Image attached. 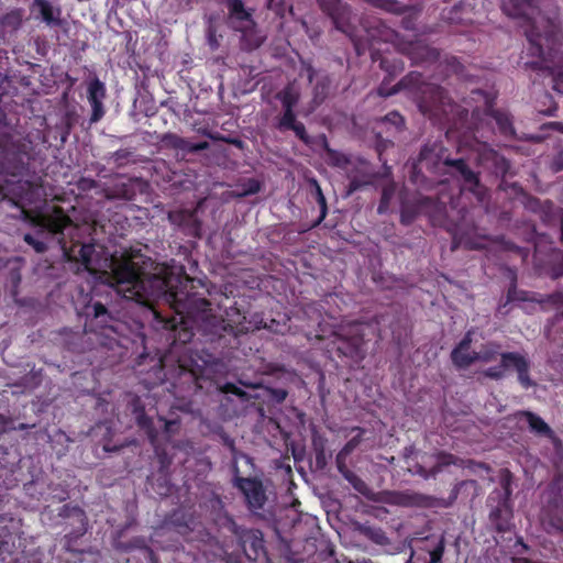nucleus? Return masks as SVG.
Listing matches in <instances>:
<instances>
[{
    "instance_id": "nucleus-20",
    "label": "nucleus",
    "mask_w": 563,
    "mask_h": 563,
    "mask_svg": "<svg viewBox=\"0 0 563 563\" xmlns=\"http://www.w3.org/2000/svg\"><path fill=\"white\" fill-rule=\"evenodd\" d=\"M241 33L240 48L245 52L257 49L266 41V34L257 27L255 22L252 25H245L236 30Z\"/></svg>"
},
{
    "instance_id": "nucleus-22",
    "label": "nucleus",
    "mask_w": 563,
    "mask_h": 563,
    "mask_svg": "<svg viewBox=\"0 0 563 563\" xmlns=\"http://www.w3.org/2000/svg\"><path fill=\"white\" fill-rule=\"evenodd\" d=\"M133 412L137 427L145 432L150 443L156 446L158 440V431L155 428L153 420L145 413V409L140 405V399L136 398L133 401Z\"/></svg>"
},
{
    "instance_id": "nucleus-18",
    "label": "nucleus",
    "mask_w": 563,
    "mask_h": 563,
    "mask_svg": "<svg viewBox=\"0 0 563 563\" xmlns=\"http://www.w3.org/2000/svg\"><path fill=\"white\" fill-rule=\"evenodd\" d=\"M422 214L427 216L433 227H443L448 219L446 205L431 197L420 198Z\"/></svg>"
},
{
    "instance_id": "nucleus-30",
    "label": "nucleus",
    "mask_w": 563,
    "mask_h": 563,
    "mask_svg": "<svg viewBox=\"0 0 563 563\" xmlns=\"http://www.w3.org/2000/svg\"><path fill=\"white\" fill-rule=\"evenodd\" d=\"M23 22V9L14 8L0 16V26L4 32H15Z\"/></svg>"
},
{
    "instance_id": "nucleus-57",
    "label": "nucleus",
    "mask_w": 563,
    "mask_h": 563,
    "mask_svg": "<svg viewBox=\"0 0 563 563\" xmlns=\"http://www.w3.org/2000/svg\"><path fill=\"white\" fill-rule=\"evenodd\" d=\"M98 181H96L95 179L92 178H88V177H80L77 181H76V187L79 191H89L91 189H95L98 187Z\"/></svg>"
},
{
    "instance_id": "nucleus-6",
    "label": "nucleus",
    "mask_w": 563,
    "mask_h": 563,
    "mask_svg": "<svg viewBox=\"0 0 563 563\" xmlns=\"http://www.w3.org/2000/svg\"><path fill=\"white\" fill-rule=\"evenodd\" d=\"M376 500L383 504L399 507L432 508L438 506V498L410 489L383 490L378 493Z\"/></svg>"
},
{
    "instance_id": "nucleus-21",
    "label": "nucleus",
    "mask_w": 563,
    "mask_h": 563,
    "mask_svg": "<svg viewBox=\"0 0 563 563\" xmlns=\"http://www.w3.org/2000/svg\"><path fill=\"white\" fill-rule=\"evenodd\" d=\"M511 277H510V285L507 291V295L505 298H501L497 312L500 314L506 316L509 312V309L507 308L510 302L514 301H533L534 299L530 297V294L526 290L518 289L517 287V276L516 273L512 271H509Z\"/></svg>"
},
{
    "instance_id": "nucleus-26",
    "label": "nucleus",
    "mask_w": 563,
    "mask_h": 563,
    "mask_svg": "<svg viewBox=\"0 0 563 563\" xmlns=\"http://www.w3.org/2000/svg\"><path fill=\"white\" fill-rule=\"evenodd\" d=\"M140 178L131 179L129 183L114 184L110 190L107 191L106 198L109 200L123 199L133 200L136 196V190L133 186L134 183H140Z\"/></svg>"
},
{
    "instance_id": "nucleus-51",
    "label": "nucleus",
    "mask_w": 563,
    "mask_h": 563,
    "mask_svg": "<svg viewBox=\"0 0 563 563\" xmlns=\"http://www.w3.org/2000/svg\"><path fill=\"white\" fill-rule=\"evenodd\" d=\"M541 302L552 305L563 316V289L548 295Z\"/></svg>"
},
{
    "instance_id": "nucleus-5",
    "label": "nucleus",
    "mask_w": 563,
    "mask_h": 563,
    "mask_svg": "<svg viewBox=\"0 0 563 563\" xmlns=\"http://www.w3.org/2000/svg\"><path fill=\"white\" fill-rule=\"evenodd\" d=\"M363 334L360 327H343L333 333V339L329 343L330 351L335 352L338 356L360 361L363 358Z\"/></svg>"
},
{
    "instance_id": "nucleus-64",
    "label": "nucleus",
    "mask_w": 563,
    "mask_h": 563,
    "mask_svg": "<svg viewBox=\"0 0 563 563\" xmlns=\"http://www.w3.org/2000/svg\"><path fill=\"white\" fill-rule=\"evenodd\" d=\"M318 3L325 14L341 4L339 0H318Z\"/></svg>"
},
{
    "instance_id": "nucleus-23",
    "label": "nucleus",
    "mask_w": 563,
    "mask_h": 563,
    "mask_svg": "<svg viewBox=\"0 0 563 563\" xmlns=\"http://www.w3.org/2000/svg\"><path fill=\"white\" fill-rule=\"evenodd\" d=\"M541 221L547 225L560 224L561 239L563 240V209L555 206L552 201L545 200V206L538 214Z\"/></svg>"
},
{
    "instance_id": "nucleus-59",
    "label": "nucleus",
    "mask_w": 563,
    "mask_h": 563,
    "mask_svg": "<svg viewBox=\"0 0 563 563\" xmlns=\"http://www.w3.org/2000/svg\"><path fill=\"white\" fill-rule=\"evenodd\" d=\"M347 457H349V455L344 454V452H342V451H339V453L335 456L336 468L343 477H344V474H346V472H351V470L346 465Z\"/></svg>"
},
{
    "instance_id": "nucleus-46",
    "label": "nucleus",
    "mask_w": 563,
    "mask_h": 563,
    "mask_svg": "<svg viewBox=\"0 0 563 563\" xmlns=\"http://www.w3.org/2000/svg\"><path fill=\"white\" fill-rule=\"evenodd\" d=\"M395 190H396V188H395V185H393V184L387 185L383 188L380 201H379V205L377 208V212L379 214H383L388 210L390 200L395 195Z\"/></svg>"
},
{
    "instance_id": "nucleus-52",
    "label": "nucleus",
    "mask_w": 563,
    "mask_h": 563,
    "mask_svg": "<svg viewBox=\"0 0 563 563\" xmlns=\"http://www.w3.org/2000/svg\"><path fill=\"white\" fill-rule=\"evenodd\" d=\"M23 240L26 244L32 246L36 253H45L48 249L47 244L44 241L38 240L35 235L31 233L24 234Z\"/></svg>"
},
{
    "instance_id": "nucleus-11",
    "label": "nucleus",
    "mask_w": 563,
    "mask_h": 563,
    "mask_svg": "<svg viewBox=\"0 0 563 563\" xmlns=\"http://www.w3.org/2000/svg\"><path fill=\"white\" fill-rule=\"evenodd\" d=\"M422 95L420 108L424 113L427 111H434V114H448L453 108V102L448 92L438 85H426L422 89Z\"/></svg>"
},
{
    "instance_id": "nucleus-24",
    "label": "nucleus",
    "mask_w": 563,
    "mask_h": 563,
    "mask_svg": "<svg viewBox=\"0 0 563 563\" xmlns=\"http://www.w3.org/2000/svg\"><path fill=\"white\" fill-rule=\"evenodd\" d=\"M33 8H37L42 20L47 25L60 26L63 20L60 19V9L53 7L47 0H34Z\"/></svg>"
},
{
    "instance_id": "nucleus-17",
    "label": "nucleus",
    "mask_w": 563,
    "mask_h": 563,
    "mask_svg": "<svg viewBox=\"0 0 563 563\" xmlns=\"http://www.w3.org/2000/svg\"><path fill=\"white\" fill-rule=\"evenodd\" d=\"M228 9V24L234 31L242 26L252 25L253 20L252 10L245 8L242 0H227Z\"/></svg>"
},
{
    "instance_id": "nucleus-9",
    "label": "nucleus",
    "mask_w": 563,
    "mask_h": 563,
    "mask_svg": "<svg viewBox=\"0 0 563 563\" xmlns=\"http://www.w3.org/2000/svg\"><path fill=\"white\" fill-rule=\"evenodd\" d=\"M32 224L37 228L36 236L60 235L64 239V230L71 224V219L62 207H54L49 213H42L32 219Z\"/></svg>"
},
{
    "instance_id": "nucleus-1",
    "label": "nucleus",
    "mask_w": 563,
    "mask_h": 563,
    "mask_svg": "<svg viewBox=\"0 0 563 563\" xmlns=\"http://www.w3.org/2000/svg\"><path fill=\"white\" fill-rule=\"evenodd\" d=\"M109 284L124 298L142 305H148L162 297L169 301L176 310V316L168 318L152 310L151 325L155 331L165 333L166 340H170L172 344L189 343L195 330L210 343L221 344L227 335L238 338L234 327L212 312L209 300L196 294L172 291L166 278L146 274L132 258L112 260Z\"/></svg>"
},
{
    "instance_id": "nucleus-50",
    "label": "nucleus",
    "mask_w": 563,
    "mask_h": 563,
    "mask_svg": "<svg viewBox=\"0 0 563 563\" xmlns=\"http://www.w3.org/2000/svg\"><path fill=\"white\" fill-rule=\"evenodd\" d=\"M59 516H76L81 523H85V521L87 520L85 511L78 506L64 505L60 509Z\"/></svg>"
},
{
    "instance_id": "nucleus-43",
    "label": "nucleus",
    "mask_w": 563,
    "mask_h": 563,
    "mask_svg": "<svg viewBox=\"0 0 563 563\" xmlns=\"http://www.w3.org/2000/svg\"><path fill=\"white\" fill-rule=\"evenodd\" d=\"M106 97L104 84L95 78L88 86V100L102 101Z\"/></svg>"
},
{
    "instance_id": "nucleus-35",
    "label": "nucleus",
    "mask_w": 563,
    "mask_h": 563,
    "mask_svg": "<svg viewBox=\"0 0 563 563\" xmlns=\"http://www.w3.org/2000/svg\"><path fill=\"white\" fill-rule=\"evenodd\" d=\"M475 352H470V350H461L459 346H455L451 352V360L453 364L459 368H467L472 364L476 362Z\"/></svg>"
},
{
    "instance_id": "nucleus-12",
    "label": "nucleus",
    "mask_w": 563,
    "mask_h": 563,
    "mask_svg": "<svg viewBox=\"0 0 563 563\" xmlns=\"http://www.w3.org/2000/svg\"><path fill=\"white\" fill-rule=\"evenodd\" d=\"M476 164L499 178H505L511 167L510 162L506 157L485 145L476 150Z\"/></svg>"
},
{
    "instance_id": "nucleus-44",
    "label": "nucleus",
    "mask_w": 563,
    "mask_h": 563,
    "mask_svg": "<svg viewBox=\"0 0 563 563\" xmlns=\"http://www.w3.org/2000/svg\"><path fill=\"white\" fill-rule=\"evenodd\" d=\"M420 77L419 74L417 73H410L408 76H406L405 78H402L398 84H396L390 90L388 91H385L383 87H379L378 89V93L380 96H384V97H389V96H393L397 92H399L402 88H406L408 87L409 82L412 80V79H418Z\"/></svg>"
},
{
    "instance_id": "nucleus-14",
    "label": "nucleus",
    "mask_w": 563,
    "mask_h": 563,
    "mask_svg": "<svg viewBox=\"0 0 563 563\" xmlns=\"http://www.w3.org/2000/svg\"><path fill=\"white\" fill-rule=\"evenodd\" d=\"M376 174L372 170L371 165L366 161H360L347 170L350 180L346 196H351L361 188L372 185Z\"/></svg>"
},
{
    "instance_id": "nucleus-53",
    "label": "nucleus",
    "mask_w": 563,
    "mask_h": 563,
    "mask_svg": "<svg viewBox=\"0 0 563 563\" xmlns=\"http://www.w3.org/2000/svg\"><path fill=\"white\" fill-rule=\"evenodd\" d=\"M289 130H291L295 133V135L306 145H310L312 143V139L307 133L305 124L302 122L297 121Z\"/></svg>"
},
{
    "instance_id": "nucleus-36",
    "label": "nucleus",
    "mask_w": 563,
    "mask_h": 563,
    "mask_svg": "<svg viewBox=\"0 0 563 563\" xmlns=\"http://www.w3.org/2000/svg\"><path fill=\"white\" fill-rule=\"evenodd\" d=\"M419 214H422V207L420 206V199L412 203L402 205L400 211V222L404 225H410Z\"/></svg>"
},
{
    "instance_id": "nucleus-34",
    "label": "nucleus",
    "mask_w": 563,
    "mask_h": 563,
    "mask_svg": "<svg viewBox=\"0 0 563 563\" xmlns=\"http://www.w3.org/2000/svg\"><path fill=\"white\" fill-rule=\"evenodd\" d=\"M117 322L113 313L107 308L103 313H100L96 320L88 327V332H95L98 330H112L115 331L114 323Z\"/></svg>"
},
{
    "instance_id": "nucleus-38",
    "label": "nucleus",
    "mask_w": 563,
    "mask_h": 563,
    "mask_svg": "<svg viewBox=\"0 0 563 563\" xmlns=\"http://www.w3.org/2000/svg\"><path fill=\"white\" fill-rule=\"evenodd\" d=\"M331 80L328 76H323L316 81L313 87V102L321 104L330 92Z\"/></svg>"
},
{
    "instance_id": "nucleus-31",
    "label": "nucleus",
    "mask_w": 563,
    "mask_h": 563,
    "mask_svg": "<svg viewBox=\"0 0 563 563\" xmlns=\"http://www.w3.org/2000/svg\"><path fill=\"white\" fill-rule=\"evenodd\" d=\"M322 146L325 152V162L328 165L345 168L351 163L345 154L330 147L325 135H322Z\"/></svg>"
},
{
    "instance_id": "nucleus-29",
    "label": "nucleus",
    "mask_w": 563,
    "mask_h": 563,
    "mask_svg": "<svg viewBox=\"0 0 563 563\" xmlns=\"http://www.w3.org/2000/svg\"><path fill=\"white\" fill-rule=\"evenodd\" d=\"M487 114L490 115L496 121L499 132L503 135H515L512 118L508 112L501 111L499 109H488Z\"/></svg>"
},
{
    "instance_id": "nucleus-63",
    "label": "nucleus",
    "mask_w": 563,
    "mask_h": 563,
    "mask_svg": "<svg viewBox=\"0 0 563 563\" xmlns=\"http://www.w3.org/2000/svg\"><path fill=\"white\" fill-rule=\"evenodd\" d=\"M266 1H267V8L269 10L274 11L280 18L285 16L286 4L282 0L277 1V2L275 0H266Z\"/></svg>"
},
{
    "instance_id": "nucleus-8",
    "label": "nucleus",
    "mask_w": 563,
    "mask_h": 563,
    "mask_svg": "<svg viewBox=\"0 0 563 563\" xmlns=\"http://www.w3.org/2000/svg\"><path fill=\"white\" fill-rule=\"evenodd\" d=\"M498 503L489 512V521L498 533H505L514 528V511L510 503L511 487L508 479L503 482V493H498Z\"/></svg>"
},
{
    "instance_id": "nucleus-62",
    "label": "nucleus",
    "mask_w": 563,
    "mask_h": 563,
    "mask_svg": "<svg viewBox=\"0 0 563 563\" xmlns=\"http://www.w3.org/2000/svg\"><path fill=\"white\" fill-rule=\"evenodd\" d=\"M444 553V543L440 541L432 551H430L429 563H442V556Z\"/></svg>"
},
{
    "instance_id": "nucleus-25",
    "label": "nucleus",
    "mask_w": 563,
    "mask_h": 563,
    "mask_svg": "<svg viewBox=\"0 0 563 563\" xmlns=\"http://www.w3.org/2000/svg\"><path fill=\"white\" fill-rule=\"evenodd\" d=\"M264 373L269 376L276 377L283 384H290L298 386L299 384H305L301 378L292 371L287 369L283 365L278 364H268L265 367Z\"/></svg>"
},
{
    "instance_id": "nucleus-47",
    "label": "nucleus",
    "mask_w": 563,
    "mask_h": 563,
    "mask_svg": "<svg viewBox=\"0 0 563 563\" xmlns=\"http://www.w3.org/2000/svg\"><path fill=\"white\" fill-rule=\"evenodd\" d=\"M313 196L320 207V216L319 218L312 223V225L310 228H316L318 227L325 218L327 216V212H328V205H327V199L322 192V189L321 188H317L314 191H313Z\"/></svg>"
},
{
    "instance_id": "nucleus-16",
    "label": "nucleus",
    "mask_w": 563,
    "mask_h": 563,
    "mask_svg": "<svg viewBox=\"0 0 563 563\" xmlns=\"http://www.w3.org/2000/svg\"><path fill=\"white\" fill-rule=\"evenodd\" d=\"M445 169L443 177H451L457 180H462L465 185V188L474 183L476 184V178L479 176V173L474 172L465 159L463 158H451L444 162Z\"/></svg>"
},
{
    "instance_id": "nucleus-45",
    "label": "nucleus",
    "mask_w": 563,
    "mask_h": 563,
    "mask_svg": "<svg viewBox=\"0 0 563 563\" xmlns=\"http://www.w3.org/2000/svg\"><path fill=\"white\" fill-rule=\"evenodd\" d=\"M297 121L294 110H283V114L276 123V129L282 132L288 131Z\"/></svg>"
},
{
    "instance_id": "nucleus-15",
    "label": "nucleus",
    "mask_w": 563,
    "mask_h": 563,
    "mask_svg": "<svg viewBox=\"0 0 563 563\" xmlns=\"http://www.w3.org/2000/svg\"><path fill=\"white\" fill-rule=\"evenodd\" d=\"M402 53L407 55L415 65H427L435 63L440 56V49L422 41L409 43Z\"/></svg>"
},
{
    "instance_id": "nucleus-61",
    "label": "nucleus",
    "mask_w": 563,
    "mask_h": 563,
    "mask_svg": "<svg viewBox=\"0 0 563 563\" xmlns=\"http://www.w3.org/2000/svg\"><path fill=\"white\" fill-rule=\"evenodd\" d=\"M525 206L531 212L539 214V212L542 210L543 206H545V201H541L540 199L534 198V197H529V198H527Z\"/></svg>"
},
{
    "instance_id": "nucleus-10",
    "label": "nucleus",
    "mask_w": 563,
    "mask_h": 563,
    "mask_svg": "<svg viewBox=\"0 0 563 563\" xmlns=\"http://www.w3.org/2000/svg\"><path fill=\"white\" fill-rule=\"evenodd\" d=\"M234 486L243 494L246 507L250 511L256 512L264 508L267 496L261 479L256 477L235 476Z\"/></svg>"
},
{
    "instance_id": "nucleus-3",
    "label": "nucleus",
    "mask_w": 563,
    "mask_h": 563,
    "mask_svg": "<svg viewBox=\"0 0 563 563\" xmlns=\"http://www.w3.org/2000/svg\"><path fill=\"white\" fill-rule=\"evenodd\" d=\"M501 345L497 342L490 341L482 345L478 352H475V358L482 362H492L497 355L500 356V362L496 366H492L482 372L485 377L493 379H500L505 377L508 369L512 368L518 374V380L523 386H531L532 380L529 377L530 362L528 358L518 352H500Z\"/></svg>"
},
{
    "instance_id": "nucleus-60",
    "label": "nucleus",
    "mask_w": 563,
    "mask_h": 563,
    "mask_svg": "<svg viewBox=\"0 0 563 563\" xmlns=\"http://www.w3.org/2000/svg\"><path fill=\"white\" fill-rule=\"evenodd\" d=\"M385 122L391 123L395 128L400 131L405 125L404 118L398 112H390L384 118Z\"/></svg>"
},
{
    "instance_id": "nucleus-48",
    "label": "nucleus",
    "mask_w": 563,
    "mask_h": 563,
    "mask_svg": "<svg viewBox=\"0 0 563 563\" xmlns=\"http://www.w3.org/2000/svg\"><path fill=\"white\" fill-rule=\"evenodd\" d=\"M466 189L472 192L479 202H485L488 198L487 188L481 183L479 176L476 178V184H470Z\"/></svg>"
},
{
    "instance_id": "nucleus-19",
    "label": "nucleus",
    "mask_w": 563,
    "mask_h": 563,
    "mask_svg": "<svg viewBox=\"0 0 563 563\" xmlns=\"http://www.w3.org/2000/svg\"><path fill=\"white\" fill-rule=\"evenodd\" d=\"M505 14L512 19L534 20L536 0H508L503 4Z\"/></svg>"
},
{
    "instance_id": "nucleus-58",
    "label": "nucleus",
    "mask_w": 563,
    "mask_h": 563,
    "mask_svg": "<svg viewBox=\"0 0 563 563\" xmlns=\"http://www.w3.org/2000/svg\"><path fill=\"white\" fill-rule=\"evenodd\" d=\"M207 41L212 51H216L219 48L220 43L217 35L216 26L210 23L207 30Z\"/></svg>"
},
{
    "instance_id": "nucleus-2",
    "label": "nucleus",
    "mask_w": 563,
    "mask_h": 563,
    "mask_svg": "<svg viewBox=\"0 0 563 563\" xmlns=\"http://www.w3.org/2000/svg\"><path fill=\"white\" fill-rule=\"evenodd\" d=\"M533 23L532 29L526 32L531 56H537V60L527 62L525 65L533 70L547 71L554 77L555 85L563 82V51H562V32L561 29L548 23V30L543 33L537 31Z\"/></svg>"
},
{
    "instance_id": "nucleus-56",
    "label": "nucleus",
    "mask_w": 563,
    "mask_h": 563,
    "mask_svg": "<svg viewBox=\"0 0 563 563\" xmlns=\"http://www.w3.org/2000/svg\"><path fill=\"white\" fill-rule=\"evenodd\" d=\"M158 420L163 422V432L167 439L177 432L179 427L178 420H166L163 417H159Z\"/></svg>"
},
{
    "instance_id": "nucleus-37",
    "label": "nucleus",
    "mask_w": 563,
    "mask_h": 563,
    "mask_svg": "<svg viewBox=\"0 0 563 563\" xmlns=\"http://www.w3.org/2000/svg\"><path fill=\"white\" fill-rule=\"evenodd\" d=\"M261 188L262 184L260 180L255 178H249L236 185V190L233 191V195L238 198H242L257 194Z\"/></svg>"
},
{
    "instance_id": "nucleus-32",
    "label": "nucleus",
    "mask_w": 563,
    "mask_h": 563,
    "mask_svg": "<svg viewBox=\"0 0 563 563\" xmlns=\"http://www.w3.org/2000/svg\"><path fill=\"white\" fill-rule=\"evenodd\" d=\"M327 14L331 18L336 30L343 33L349 32L350 10L346 5L341 3L339 7Z\"/></svg>"
},
{
    "instance_id": "nucleus-27",
    "label": "nucleus",
    "mask_w": 563,
    "mask_h": 563,
    "mask_svg": "<svg viewBox=\"0 0 563 563\" xmlns=\"http://www.w3.org/2000/svg\"><path fill=\"white\" fill-rule=\"evenodd\" d=\"M107 307L99 300L92 297L80 308L78 314L85 318V332H88V327L96 320V318L106 311Z\"/></svg>"
},
{
    "instance_id": "nucleus-40",
    "label": "nucleus",
    "mask_w": 563,
    "mask_h": 563,
    "mask_svg": "<svg viewBox=\"0 0 563 563\" xmlns=\"http://www.w3.org/2000/svg\"><path fill=\"white\" fill-rule=\"evenodd\" d=\"M443 63L448 74L455 75L462 79H468V76L465 71V66L455 56L445 57Z\"/></svg>"
},
{
    "instance_id": "nucleus-39",
    "label": "nucleus",
    "mask_w": 563,
    "mask_h": 563,
    "mask_svg": "<svg viewBox=\"0 0 563 563\" xmlns=\"http://www.w3.org/2000/svg\"><path fill=\"white\" fill-rule=\"evenodd\" d=\"M276 98L280 100L283 110H294L299 101V93L291 87H287L279 91Z\"/></svg>"
},
{
    "instance_id": "nucleus-7",
    "label": "nucleus",
    "mask_w": 563,
    "mask_h": 563,
    "mask_svg": "<svg viewBox=\"0 0 563 563\" xmlns=\"http://www.w3.org/2000/svg\"><path fill=\"white\" fill-rule=\"evenodd\" d=\"M228 528L238 539V543L247 560L256 561L264 553V537L261 530L242 527L233 519L229 520Z\"/></svg>"
},
{
    "instance_id": "nucleus-42",
    "label": "nucleus",
    "mask_w": 563,
    "mask_h": 563,
    "mask_svg": "<svg viewBox=\"0 0 563 563\" xmlns=\"http://www.w3.org/2000/svg\"><path fill=\"white\" fill-rule=\"evenodd\" d=\"M553 155L550 162V168L554 173L563 170V141L559 140L553 147Z\"/></svg>"
},
{
    "instance_id": "nucleus-33",
    "label": "nucleus",
    "mask_w": 563,
    "mask_h": 563,
    "mask_svg": "<svg viewBox=\"0 0 563 563\" xmlns=\"http://www.w3.org/2000/svg\"><path fill=\"white\" fill-rule=\"evenodd\" d=\"M520 415L525 418L526 422L528 423L532 432L540 435L552 434V429L540 416L531 411H522Z\"/></svg>"
},
{
    "instance_id": "nucleus-28",
    "label": "nucleus",
    "mask_w": 563,
    "mask_h": 563,
    "mask_svg": "<svg viewBox=\"0 0 563 563\" xmlns=\"http://www.w3.org/2000/svg\"><path fill=\"white\" fill-rule=\"evenodd\" d=\"M108 159L111 161L118 168H122L129 164H139L146 161L130 148H120L112 153Z\"/></svg>"
},
{
    "instance_id": "nucleus-13",
    "label": "nucleus",
    "mask_w": 563,
    "mask_h": 563,
    "mask_svg": "<svg viewBox=\"0 0 563 563\" xmlns=\"http://www.w3.org/2000/svg\"><path fill=\"white\" fill-rule=\"evenodd\" d=\"M169 222L192 238H201V221L195 210H175L167 213Z\"/></svg>"
},
{
    "instance_id": "nucleus-54",
    "label": "nucleus",
    "mask_w": 563,
    "mask_h": 563,
    "mask_svg": "<svg viewBox=\"0 0 563 563\" xmlns=\"http://www.w3.org/2000/svg\"><path fill=\"white\" fill-rule=\"evenodd\" d=\"M343 478L346 479L358 493L364 494L365 489L367 488L365 482L352 471L346 472Z\"/></svg>"
},
{
    "instance_id": "nucleus-49",
    "label": "nucleus",
    "mask_w": 563,
    "mask_h": 563,
    "mask_svg": "<svg viewBox=\"0 0 563 563\" xmlns=\"http://www.w3.org/2000/svg\"><path fill=\"white\" fill-rule=\"evenodd\" d=\"M95 253V245L89 244H82L80 246L78 256L82 265L88 269L92 263V255Z\"/></svg>"
},
{
    "instance_id": "nucleus-4",
    "label": "nucleus",
    "mask_w": 563,
    "mask_h": 563,
    "mask_svg": "<svg viewBox=\"0 0 563 563\" xmlns=\"http://www.w3.org/2000/svg\"><path fill=\"white\" fill-rule=\"evenodd\" d=\"M448 148L439 141H428L419 152L412 164L410 180L418 186H426L429 181L427 173L434 177H443L445 165L449 159Z\"/></svg>"
},
{
    "instance_id": "nucleus-41",
    "label": "nucleus",
    "mask_w": 563,
    "mask_h": 563,
    "mask_svg": "<svg viewBox=\"0 0 563 563\" xmlns=\"http://www.w3.org/2000/svg\"><path fill=\"white\" fill-rule=\"evenodd\" d=\"M161 142L166 146L175 150L187 151L188 140L175 134V133H165L161 137Z\"/></svg>"
},
{
    "instance_id": "nucleus-55",
    "label": "nucleus",
    "mask_w": 563,
    "mask_h": 563,
    "mask_svg": "<svg viewBox=\"0 0 563 563\" xmlns=\"http://www.w3.org/2000/svg\"><path fill=\"white\" fill-rule=\"evenodd\" d=\"M89 103L91 106V115L89 122L90 124H93L101 120L104 114V108L102 101L92 100L89 101Z\"/></svg>"
}]
</instances>
